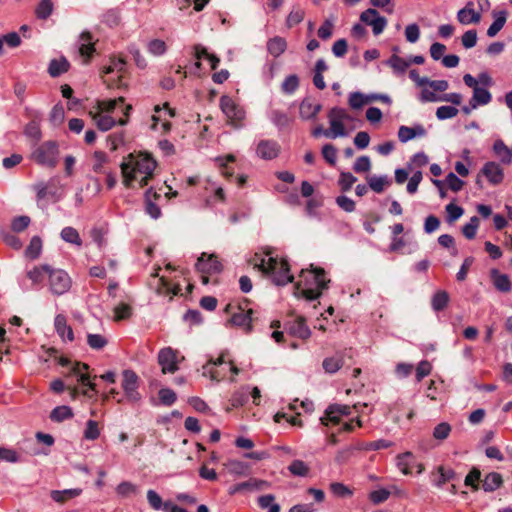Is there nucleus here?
Here are the masks:
<instances>
[{"label": "nucleus", "mask_w": 512, "mask_h": 512, "mask_svg": "<svg viewBox=\"0 0 512 512\" xmlns=\"http://www.w3.org/2000/svg\"><path fill=\"white\" fill-rule=\"evenodd\" d=\"M158 163L146 152L130 153L120 165L122 184L127 189H142L154 179Z\"/></svg>", "instance_id": "obj_1"}, {"label": "nucleus", "mask_w": 512, "mask_h": 512, "mask_svg": "<svg viewBox=\"0 0 512 512\" xmlns=\"http://www.w3.org/2000/svg\"><path fill=\"white\" fill-rule=\"evenodd\" d=\"M132 110V105L125 104V98L121 96L115 99L97 100L90 109L89 115L100 130L108 131L117 125H126Z\"/></svg>", "instance_id": "obj_2"}, {"label": "nucleus", "mask_w": 512, "mask_h": 512, "mask_svg": "<svg viewBox=\"0 0 512 512\" xmlns=\"http://www.w3.org/2000/svg\"><path fill=\"white\" fill-rule=\"evenodd\" d=\"M248 263L267 275L276 285H286L293 281L288 261L275 254L270 247H264L255 252Z\"/></svg>", "instance_id": "obj_3"}, {"label": "nucleus", "mask_w": 512, "mask_h": 512, "mask_svg": "<svg viewBox=\"0 0 512 512\" xmlns=\"http://www.w3.org/2000/svg\"><path fill=\"white\" fill-rule=\"evenodd\" d=\"M350 414L351 408L348 405L332 404L325 410L324 415L320 418L324 426L335 427L342 423V428L338 433H332L329 436L328 441L330 444L334 445L350 440V433L352 431Z\"/></svg>", "instance_id": "obj_4"}, {"label": "nucleus", "mask_w": 512, "mask_h": 512, "mask_svg": "<svg viewBox=\"0 0 512 512\" xmlns=\"http://www.w3.org/2000/svg\"><path fill=\"white\" fill-rule=\"evenodd\" d=\"M327 282L322 268L303 269L295 284V295L309 301L315 300L321 296Z\"/></svg>", "instance_id": "obj_5"}, {"label": "nucleus", "mask_w": 512, "mask_h": 512, "mask_svg": "<svg viewBox=\"0 0 512 512\" xmlns=\"http://www.w3.org/2000/svg\"><path fill=\"white\" fill-rule=\"evenodd\" d=\"M202 373L213 381H234L239 373L236 363L228 351H222L216 357H210L202 366Z\"/></svg>", "instance_id": "obj_6"}, {"label": "nucleus", "mask_w": 512, "mask_h": 512, "mask_svg": "<svg viewBox=\"0 0 512 512\" xmlns=\"http://www.w3.org/2000/svg\"><path fill=\"white\" fill-rule=\"evenodd\" d=\"M225 313L228 316L227 321L232 326L239 327L245 332L251 331L254 310L250 300L243 298L230 302L225 308Z\"/></svg>", "instance_id": "obj_7"}, {"label": "nucleus", "mask_w": 512, "mask_h": 512, "mask_svg": "<svg viewBox=\"0 0 512 512\" xmlns=\"http://www.w3.org/2000/svg\"><path fill=\"white\" fill-rule=\"evenodd\" d=\"M176 116V109L169 102L153 105L150 128L162 135L168 134L172 129V119Z\"/></svg>", "instance_id": "obj_8"}, {"label": "nucleus", "mask_w": 512, "mask_h": 512, "mask_svg": "<svg viewBox=\"0 0 512 512\" xmlns=\"http://www.w3.org/2000/svg\"><path fill=\"white\" fill-rule=\"evenodd\" d=\"M126 74L125 62L120 59H112L108 65H104L101 69L103 81L110 89L126 87Z\"/></svg>", "instance_id": "obj_9"}, {"label": "nucleus", "mask_w": 512, "mask_h": 512, "mask_svg": "<svg viewBox=\"0 0 512 512\" xmlns=\"http://www.w3.org/2000/svg\"><path fill=\"white\" fill-rule=\"evenodd\" d=\"M184 361L185 356L181 351L171 346L161 348L157 355V362L163 374H175Z\"/></svg>", "instance_id": "obj_10"}, {"label": "nucleus", "mask_w": 512, "mask_h": 512, "mask_svg": "<svg viewBox=\"0 0 512 512\" xmlns=\"http://www.w3.org/2000/svg\"><path fill=\"white\" fill-rule=\"evenodd\" d=\"M220 108L226 116L227 124L234 128H240L244 125L246 112L236 100L224 95L220 98Z\"/></svg>", "instance_id": "obj_11"}, {"label": "nucleus", "mask_w": 512, "mask_h": 512, "mask_svg": "<svg viewBox=\"0 0 512 512\" xmlns=\"http://www.w3.org/2000/svg\"><path fill=\"white\" fill-rule=\"evenodd\" d=\"M70 376L76 378L77 383L81 386V393L89 398L97 394L96 384L89 373V366L82 362H75L70 370Z\"/></svg>", "instance_id": "obj_12"}, {"label": "nucleus", "mask_w": 512, "mask_h": 512, "mask_svg": "<svg viewBox=\"0 0 512 512\" xmlns=\"http://www.w3.org/2000/svg\"><path fill=\"white\" fill-rule=\"evenodd\" d=\"M214 162L219 169L221 175L228 181H233L237 183L239 187H243L247 182V177L245 175H237L235 176L236 171V157L233 154H227L224 156H219L214 159Z\"/></svg>", "instance_id": "obj_13"}, {"label": "nucleus", "mask_w": 512, "mask_h": 512, "mask_svg": "<svg viewBox=\"0 0 512 512\" xmlns=\"http://www.w3.org/2000/svg\"><path fill=\"white\" fill-rule=\"evenodd\" d=\"M284 330L288 335L302 340H306L311 334L306 319L295 313L287 315L284 322Z\"/></svg>", "instance_id": "obj_14"}, {"label": "nucleus", "mask_w": 512, "mask_h": 512, "mask_svg": "<svg viewBox=\"0 0 512 512\" xmlns=\"http://www.w3.org/2000/svg\"><path fill=\"white\" fill-rule=\"evenodd\" d=\"M492 186H498L504 181L505 173L501 165L494 161L486 162L476 176V184L482 187V178Z\"/></svg>", "instance_id": "obj_15"}, {"label": "nucleus", "mask_w": 512, "mask_h": 512, "mask_svg": "<svg viewBox=\"0 0 512 512\" xmlns=\"http://www.w3.org/2000/svg\"><path fill=\"white\" fill-rule=\"evenodd\" d=\"M48 286L53 294L63 295L71 289L72 279L66 271L50 267Z\"/></svg>", "instance_id": "obj_16"}, {"label": "nucleus", "mask_w": 512, "mask_h": 512, "mask_svg": "<svg viewBox=\"0 0 512 512\" xmlns=\"http://www.w3.org/2000/svg\"><path fill=\"white\" fill-rule=\"evenodd\" d=\"M221 263L218 257L214 254L202 253L196 263V269L202 273V282L207 284L209 282V275L221 271Z\"/></svg>", "instance_id": "obj_17"}, {"label": "nucleus", "mask_w": 512, "mask_h": 512, "mask_svg": "<svg viewBox=\"0 0 512 512\" xmlns=\"http://www.w3.org/2000/svg\"><path fill=\"white\" fill-rule=\"evenodd\" d=\"M330 122L329 131H325L326 137H338L345 134V124L349 120V115L344 109L333 108L328 115Z\"/></svg>", "instance_id": "obj_18"}, {"label": "nucleus", "mask_w": 512, "mask_h": 512, "mask_svg": "<svg viewBox=\"0 0 512 512\" xmlns=\"http://www.w3.org/2000/svg\"><path fill=\"white\" fill-rule=\"evenodd\" d=\"M449 87L446 80H428L421 87L420 100L422 102H440L441 95Z\"/></svg>", "instance_id": "obj_19"}, {"label": "nucleus", "mask_w": 512, "mask_h": 512, "mask_svg": "<svg viewBox=\"0 0 512 512\" xmlns=\"http://www.w3.org/2000/svg\"><path fill=\"white\" fill-rule=\"evenodd\" d=\"M465 85L473 89V96L470 99L472 101V107H478L487 105L492 100L491 93L484 87L478 86V81L471 74H465L463 76Z\"/></svg>", "instance_id": "obj_20"}, {"label": "nucleus", "mask_w": 512, "mask_h": 512, "mask_svg": "<svg viewBox=\"0 0 512 512\" xmlns=\"http://www.w3.org/2000/svg\"><path fill=\"white\" fill-rule=\"evenodd\" d=\"M58 147L54 142L43 143L34 153V160L41 165L55 167L57 165Z\"/></svg>", "instance_id": "obj_21"}, {"label": "nucleus", "mask_w": 512, "mask_h": 512, "mask_svg": "<svg viewBox=\"0 0 512 512\" xmlns=\"http://www.w3.org/2000/svg\"><path fill=\"white\" fill-rule=\"evenodd\" d=\"M178 278L186 280L182 271L178 272L173 278L168 276H161L159 280L160 284L157 287L158 293L168 296L170 299H172L174 296H177L181 291V284Z\"/></svg>", "instance_id": "obj_22"}, {"label": "nucleus", "mask_w": 512, "mask_h": 512, "mask_svg": "<svg viewBox=\"0 0 512 512\" xmlns=\"http://www.w3.org/2000/svg\"><path fill=\"white\" fill-rule=\"evenodd\" d=\"M397 467L404 475H410L414 471L421 474L425 469L424 465L418 462L411 452H405L397 456Z\"/></svg>", "instance_id": "obj_23"}, {"label": "nucleus", "mask_w": 512, "mask_h": 512, "mask_svg": "<svg viewBox=\"0 0 512 512\" xmlns=\"http://www.w3.org/2000/svg\"><path fill=\"white\" fill-rule=\"evenodd\" d=\"M54 329L62 342L72 343L75 341L76 336L74 329L65 314L60 313L55 316Z\"/></svg>", "instance_id": "obj_24"}, {"label": "nucleus", "mask_w": 512, "mask_h": 512, "mask_svg": "<svg viewBox=\"0 0 512 512\" xmlns=\"http://www.w3.org/2000/svg\"><path fill=\"white\" fill-rule=\"evenodd\" d=\"M281 147L274 140H261L256 146V155L264 160H273L280 154Z\"/></svg>", "instance_id": "obj_25"}, {"label": "nucleus", "mask_w": 512, "mask_h": 512, "mask_svg": "<svg viewBox=\"0 0 512 512\" xmlns=\"http://www.w3.org/2000/svg\"><path fill=\"white\" fill-rule=\"evenodd\" d=\"M360 19L366 25L372 27L375 35L380 34L384 30L387 23L386 19L380 16L379 13L374 9H367L364 11L360 16Z\"/></svg>", "instance_id": "obj_26"}, {"label": "nucleus", "mask_w": 512, "mask_h": 512, "mask_svg": "<svg viewBox=\"0 0 512 512\" xmlns=\"http://www.w3.org/2000/svg\"><path fill=\"white\" fill-rule=\"evenodd\" d=\"M78 50L83 59V63L88 64L96 51L95 42L90 32L84 31L80 34V46Z\"/></svg>", "instance_id": "obj_27"}, {"label": "nucleus", "mask_w": 512, "mask_h": 512, "mask_svg": "<svg viewBox=\"0 0 512 512\" xmlns=\"http://www.w3.org/2000/svg\"><path fill=\"white\" fill-rule=\"evenodd\" d=\"M50 267L47 264L35 265L26 271V278L30 280L33 287H41L45 280L48 279Z\"/></svg>", "instance_id": "obj_28"}, {"label": "nucleus", "mask_w": 512, "mask_h": 512, "mask_svg": "<svg viewBox=\"0 0 512 512\" xmlns=\"http://www.w3.org/2000/svg\"><path fill=\"white\" fill-rule=\"evenodd\" d=\"M481 18V12L475 10L472 1L467 2L457 13V20L463 25L478 24Z\"/></svg>", "instance_id": "obj_29"}, {"label": "nucleus", "mask_w": 512, "mask_h": 512, "mask_svg": "<svg viewBox=\"0 0 512 512\" xmlns=\"http://www.w3.org/2000/svg\"><path fill=\"white\" fill-rule=\"evenodd\" d=\"M122 389L129 398H134L139 388V377L131 369H126L122 372Z\"/></svg>", "instance_id": "obj_30"}, {"label": "nucleus", "mask_w": 512, "mask_h": 512, "mask_svg": "<svg viewBox=\"0 0 512 512\" xmlns=\"http://www.w3.org/2000/svg\"><path fill=\"white\" fill-rule=\"evenodd\" d=\"M266 485H267V482L265 480L251 478L248 481H244V482L232 485L228 490V494L230 496H234V495L242 493V492L260 489Z\"/></svg>", "instance_id": "obj_31"}, {"label": "nucleus", "mask_w": 512, "mask_h": 512, "mask_svg": "<svg viewBox=\"0 0 512 512\" xmlns=\"http://www.w3.org/2000/svg\"><path fill=\"white\" fill-rule=\"evenodd\" d=\"M320 110V104L309 98L303 99L299 106L300 116L304 120L314 118L320 112Z\"/></svg>", "instance_id": "obj_32"}, {"label": "nucleus", "mask_w": 512, "mask_h": 512, "mask_svg": "<svg viewBox=\"0 0 512 512\" xmlns=\"http://www.w3.org/2000/svg\"><path fill=\"white\" fill-rule=\"evenodd\" d=\"M194 51H195V58L197 60L196 66L198 68L200 67V61L206 60V61H208L210 68L212 70L216 69L217 65L219 64V58L216 55L209 53L207 51V49L201 45H196L194 47Z\"/></svg>", "instance_id": "obj_33"}, {"label": "nucleus", "mask_w": 512, "mask_h": 512, "mask_svg": "<svg viewBox=\"0 0 512 512\" xmlns=\"http://www.w3.org/2000/svg\"><path fill=\"white\" fill-rule=\"evenodd\" d=\"M93 160V171L96 174L103 175L107 171L110 170L109 168V159L105 152L103 151H95L92 156Z\"/></svg>", "instance_id": "obj_34"}, {"label": "nucleus", "mask_w": 512, "mask_h": 512, "mask_svg": "<svg viewBox=\"0 0 512 512\" xmlns=\"http://www.w3.org/2000/svg\"><path fill=\"white\" fill-rule=\"evenodd\" d=\"M43 250V241L39 236H33L24 251V255L29 260H37Z\"/></svg>", "instance_id": "obj_35"}, {"label": "nucleus", "mask_w": 512, "mask_h": 512, "mask_svg": "<svg viewBox=\"0 0 512 512\" xmlns=\"http://www.w3.org/2000/svg\"><path fill=\"white\" fill-rule=\"evenodd\" d=\"M490 276L497 290L501 292H509L511 290V281L508 275L501 273L497 269H492Z\"/></svg>", "instance_id": "obj_36"}, {"label": "nucleus", "mask_w": 512, "mask_h": 512, "mask_svg": "<svg viewBox=\"0 0 512 512\" xmlns=\"http://www.w3.org/2000/svg\"><path fill=\"white\" fill-rule=\"evenodd\" d=\"M425 133L426 130L421 125L414 127L401 126L398 131V138L401 142H407L416 136H424Z\"/></svg>", "instance_id": "obj_37"}, {"label": "nucleus", "mask_w": 512, "mask_h": 512, "mask_svg": "<svg viewBox=\"0 0 512 512\" xmlns=\"http://www.w3.org/2000/svg\"><path fill=\"white\" fill-rule=\"evenodd\" d=\"M286 48H287V42H286L285 38L280 37V36H275V37L269 39L267 42L268 52L273 57H279L280 55H282L285 52Z\"/></svg>", "instance_id": "obj_38"}, {"label": "nucleus", "mask_w": 512, "mask_h": 512, "mask_svg": "<svg viewBox=\"0 0 512 512\" xmlns=\"http://www.w3.org/2000/svg\"><path fill=\"white\" fill-rule=\"evenodd\" d=\"M74 413L71 407L67 405H61L55 407L50 413V419L53 422H63L65 420L73 418Z\"/></svg>", "instance_id": "obj_39"}, {"label": "nucleus", "mask_w": 512, "mask_h": 512, "mask_svg": "<svg viewBox=\"0 0 512 512\" xmlns=\"http://www.w3.org/2000/svg\"><path fill=\"white\" fill-rule=\"evenodd\" d=\"M60 236L63 241L81 247L83 244L82 238L74 227L67 226L61 230Z\"/></svg>", "instance_id": "obj_40"}, {"label": "nucleus", "mask_w": 512, "mask_h": 512, "mask_svg": "<svg viewBox=\"0 0 512 512\" xmlns=\"http://www.w3.org/2000/svg\"><path fill=\"white\" fill-rule=\"evenodd\" d=\"M159 197L160 195L157 194V192H155L152 188L146 191V211L153 218H158L161 214L160 207L152 202L153 200H157Z\"/></svg>", "instance_id": "obj_41"}, {"label": "nucleus", "mask_w": 512, "mask_h": 512, "mask_svg": "<svg viewBox=\"0 0 512 512\" xmlns=\"http://www.w3.org/2000/svg\"><path fill=\"white\" fill-rule=\"evenodd\" d=\"M70 68V64L66 58L60 57L53 59L48 68V72L52 77H57L63 73H66Z\"/></svg>", "instance_id": "obj_42"}, {"label": "nucleus", "mask_w": 512, "mask_h": 512, "mask_svg": "<svg viewBox=\"0 0 512 512\" xmlns=\"http://www.w3.org/2000/svg\"><path fill=\"white\" fill-rule=\"evenodd\" d=\"M257 504L261 509H267V512H280V506L275 502V496L272 494L259 496Z\"/></svg>", "instance_id": "obj_43"}, {"label": "nucleus", "mask_w": 512, "mask_h": 512, "mask_svg": "<svg viewBox=\"0 0 512 512\" xmlns=\"http://www.w3.org/2000/svg\"><path fill=\"white\" fill-rule=\"evenodd\" d=\"M493 16L495 20L487 30V35L489 37H494L504 27L507 15L505 11H500L494 12Z\"/></svg>", "instance_id": "obj_44"}, {"label": "nucleus", "mask_w": 512, "mask_h": 512, "mask_svg": "<svg viewBox=\"0 0 512 512\" xmlns=\"http://www.w3.org/2000/svg\"><path fill=\"white\" fill-rule=\"evenodd\" d=\"M132 316V307L124 302L119 303L113 309V320L115 322H120L122 320H127Z\"/></svg>", "instance_id": "obj_45"}, {"label": "nucleus", "mask_w": 512, "mask_h": 512, "mask_svg": "<svg viewBox=\"0 0 512 512\" xmlns=\"http://www.w3.org/2000/svg\"><path fill=\"white\" fill-rule=\"evenodd\" d=\"M101 434V426L98 421L88 420L86 423V427L83 432V437L86 440H96L100 437Z\"/></svg>", "instance_id": "obj_46"}, {"label": "nucleus", "mask_w": 512, "mask_h": 512, "mask_svg": "<svg viewBox=\"0 0 512 512\" xmlns=\"http://www.w3.org/2000/svg\"><path fill=\"white\" fill-rule=\"evenodd\" d=\"M455 473L451 468L439 466L437 469L436 478L434 480L435 485L438 487L443 486L445 483L454 479Z\"/></svg>", "instance_id": "obj_47"}, {"label": "nucleus", "mask_w": 512, "mask_h": 512, "mask_svg": "<svg viewBox=\"0 0 512 512\" xmlns=\"http://www.w3.org/2000/svg\"><path fill=\"white\" fill-rule=\"evenodd\" d=\"M502 484V477L499 473L492 472L486 475L482 487L485 491H494Z\"/></svg>", "instance_id": "obj_48"}, {"label": "nucleus", "mask_w": 512, "mask_h": 512, "mask_svg": "<svg viewBox=\"0 0 512 512\" xmlns=\"http://www.w3.org/2000/svg\"><path fill=\"white\" fill-rule=\"evenodd\" d=\"M449 302V295L446 291L439 290L432 297V307L435 311L443 310Z\"/></svg>", "instance_id": "obj_49"}, {"label": "nucleus", "mask_w": 512, "mask_h": 512, "mask_svg": "<svg viewBox=\"0 0 512 512\" xmlns=\"http://www.w3.org/2000/svg\"><path fill=\"white\" fill-rule=\"evenodd\" d=\"M87 344L91 349L100 350L108 344V339L105 335L90 333L87 335Z\"/></svg>", "instance_id": "obj_50"}, {"label": "nucleus", "mask_w": 512, "mask_h": 512, "mask_svg": "<svg viewBox=\"0 0 512 512\" xmlns=\"http://www.w3.org/2000/svg\"><path fill=\"white\" fill-rule=\"evenodd\" d=\"M305 17V11L301 8H293L286 17V25L292 28L300 24Z\"/></svg>", "instance_id": "obj_51"}, {"label": "nucleus", "mask_w": 512, "mask_h": 512, "mask_svg": "<svg viewBox=\"0 0 512 512\" xmlns=\"http://www.w3.org/2000/svg\"><path fill=\"white\" fill-rule=\"evenodd\" d=\"M411 61L405 60L397 55H393L388 60L389 66L396 73H404L406 69L409 67Z\"/></svg>", "instance_id": "obj_52"}, {"label": "nucleus", "mask_w": 512, "mask_h": 512, "mask_svg": "<svg viewBox=\"0 0 512 512\" xmlns=\"http://www.w3.org/2000/svg\"><path fill=\"white\" fill-rule=\"evenodd\" d=\"M493 150L501 158L503 163L509 164L511 162V152L502 141H496L493 145Z\"/></svg>", "instance_id": "obj_53"}, {"label": "nucleus", "mask_w": 512, "mask_h": 512, "mask_svg": "<svg viewBox=\"0 0 512 512\" xmlns=\"http://www.w3.org/2000/svg\"><path fill=\"white\" fill-rule=\"evenodd\" d=\"M53 11V3L51 0H42L35 9L36 17L39 19L48 18Z\"/></svg>", "instance_id": "obj_54"}, {"label": "nucleus", "mask_w": 512, "mask_h": 512, "mask_svg": "<svg viewBox=\"0 0 512 512\" xmlns=\"http://www.w3.org/2000/svg\"><path fill=\"white\" fill-rule=\"evenodd\" d=\"M274 421L276 423H281L282 421H286L291 426H299V427H301L303 425L301 417H300V414L287 415L285 413L278 412V413H276L274 415Z\"/></svg>", "instance_id": "obj_55"}, {"label": "nucleus", "mask_w": 512, "mask_h": 512, "mask_svg": "<svg viewBox=\"0 0 512 512\" xmlns=\"http://www.w3.org/2000/svg\"><path fill=\"white\" fill-rule=\"evenodd\" d=\"M288 470L294 476H306L309 473L308 465L302 460L292 461Z\"/></svg>", "instance_id": "obj_56"}, {"label": "nucleus", "mask_w": 512, "mask_h": 512, "mask_svg": "<svg viewBox=\"0 0 512 512\" xmlns=\"http://www.w3.org/2000/svg\"><path fill=\"white\" fill-rule=\"evenodd\" d=\"M480 221L478 217L473 216L470 221L462 228V233L467 239H473L476 236Z\"/></svg>", "instance_id": "obj_57"}, {"label": "nucleus", "mask_w": 512, "mask_h": 512, "mask_svg": "<svg viewBox=\"0 0 512 512\" xmlns=\"http://www.w3.org/2000/svg\"><path fill=\"white\" fill-rule=\"evenodd\" d=\"M368 183L372 190L377 193L384 191L390 185V181L386 177L373 176L368 179Z\"/></svg>", "instance_id": "obj_58"}, {"label": "nucleus", "mask_w": 512, "mask_h": 512, "mask_svg": "<svg viewBox=\"0 0 512 512\" xmlns=\"http://www.w3.org/2000/svg\"><path fill=\"white\" fill-rule=\"evenodd\" d=\"M79 495V491L77 490H64V491H52L51 497L55 502L64 503L67 500L76 497Z\"/></svg>", "instance_id": "obj_59"}, {"label": "nucleus", "mask_w": 512, "mask_h": 512, "mask_svg": "<svg viewBox=\"0 0 512 512\" xmlns=\"http://www.w3.org/2000/svg\"><path fill=\"white\" fill-rule=\"evenodd\" d=\"M0 460L16 463L20 460V455L14 449L0 446Z\"/></svg>", "instance_id": "obj_60"}, {"label": "nucleus", "mask_w": 512, "mask_h": 512, "mask_svg": "<svg viewBox=\"0 0 512 512\" xmlns=\"http://www.w3.org/2000/svg\"><path fill=\"white\" fill-rule=\"evenodd\" d=\"M459 110L453 106H440L436 110V116L440 120L450 119L457 116Z\"/></svg>", "instance_id": "obj_61"}, {"label": "nucleus", "mask_w": 512, "mask_h": 512, "mask_svg": "<svg viewBox=\"0 0 512 512\" xmlns=\"http://www.w3.org/2000/svg\"><path fill=\"white\" fill-rule=\"evenodd\" d=\"M444 183L453 192L460 191L464 186V182L453 173H449L446 176Z\"/></svg>", "instance_id": "obj_62"}, {"label": "nucleus", "mask_w": 512, "mask_h": 512, "mask_svg": "<svg viewBox=\"0 0 512 512\" xmlns=\"http://www.w3.org/2000/svg\"><path fill=\"white\" fill-rule=\"evenodd\" d=\"M148 50L153 55L159 56L166 52L167 46L165 41L161 39H154L149 42Z\"/></svg>", "instance_id": "obj_63"}, {"label": "nucleus", "mask_w": 512, "mask_h": 512, "mask_svg": "<svg viewBox=\"0 0 512 512\" xmlns=\"http://www.w3.org/2000/svg\"><path fill=\"white\" fill-rule=\"evenodd\" d=\"M299 87V78L296 75L287 76L282 83V90L285 93H293Z\"/></svg>", "instance_id": "obj_64"}]
</instances>
